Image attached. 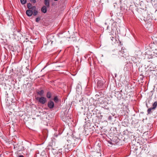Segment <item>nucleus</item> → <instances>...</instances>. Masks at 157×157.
Masks as SVG:
<instances>
[{
  "mask_svg": "<svg viewBox=\"0 0 157 157\" xmlns=\"http://www.w3.org/2000/svg\"><path fill=\"white\" fill-rule=\"evenodd\" d=\"M54 106V104L53 101H50L48 103V106L50 109H52L53 108Z\"/></svg>",
  "mask_w": 157,
  "mask_h": 157,
  "instance_id": "20e7f679",
  "label": "nucleus"
},
{
  "mask_svg": "<svg viewBox=\"0 0 157 157\" xmlns=\"http://www.w3.org/2000/svg\"><path fill=\"white\" fill-rule=\"evenodd\" d=\"M110 35L112 37H110V38H111V40L112 41H113V40L114 39H115V38H114V37H113L112 36V35Z\"/></svg>",
  "mask_w": 157,
  "mask_h": 157,
  "instance_id": "aec40b11",
  "label": "nucleus"
},
{
  "mask_svg": "<svg viewBox=\"0 0 157 157\" xmlns=\"http://www.w3.org/2000/svg\"><path fill=\"white\" fill-rule=\"evenodd\" d=\"M32 11L36 10V7L35 6H32V8L31 9Z\"/></svg>",
  "mask_w": 157,
  "mask_h": 157,
  "instance_id": "a211bd4d",
  "label": "nucleus"
},
{
  "mask_svg": "<svg viewBox=\"0 0 157 157\" xmlns=\"http://www.w3.org/2000/svg\"><path fill=\"white\" fill-rule=\"evenodd\" d=\"M152 109H152V107H151L148 109L147 110V112L148 114H150L151 112V110Z\"/></svg>",
  "mask_w": 157,
  "mask_h": 157,
  "instance_id": "ddd939ff",
  "label": "nucleus"
},
{
  "mask_svg": "<svg viewBox=\"0 0 157 157\" xmlns=\"http://www.w3.org/2000/svg\"><path fill=\"white\" fill-rule=\"evenodd\" d=\"M32 6L31 4L30 3H29L27 4V7L29 9H31L32 8Z\"/></svg>",
  "mask_w": 157,
  "mask_h": 157,
  "instance_id": "4468645a",
  "label": "nucleus"
},
{
  "mask_svg": "<svg viewBox=\"0 0 157 157\" xmlns=\"http://www.w3.org/2000/svg\"><path fill=\"white\" fill-rule=\"evenodd\" d=\"M118 53L120 56L124 57L128 56V54L126 49L124 47L121 48V50L119 51Z\"/></svg>",
  "mask_w": 157,
  "mask_h": 157,
  "instance_id": "f257e3e1",
  "label": "nucleus"
},
{
  "mask_svg": "<svg viewBox=\"0 0 157 157\" xmlns=\"http://www.w3.org/2000/svg\"><path fill=\"white\" fill-rule=\"evenodd\" d=\"M41 11L44 13H45L47 12V7L46 6H44L42 7L41 8Z\"/></svg>",
  "mask_w": 157,
  "mask_h": 157,
  "instance_id": "0eeeda50",
  "label": "nucleus"
},
{
  "mask_svg": "<svg viewBox=\"0 0 157 157\" xmlns=\"http://www.w3.org/2000/svg\"><path fill=\"white\" fill-rule=\"evenodd\" d=\"M88 125L87 124H86L84 125V130L85 131V134H86V135H88V134L86 133V132H87L88 131Z\"/></svg>",
  "mask_w": 157,
  "mask_h": 157,
  "instance_id": "423d86ee",
  "label": "nucleus"
},
{
  "mask_svg": "<svg viewBox=\"0 0 157 157\" xmlns=\"http://www.w3.org/2000/svg\"><path fill=\"white\" fill-rule=\"evenodd\" d=\"M112 119V117L111 116H109L108 117V120H111Z\"/></svg>",
  "mask_w": 157,
  "mask_h": 157,
  "instance_id": "412c9836",
  "label": "nucleus"
},
{
  "mask_svg": "<svg viewBox=\"0 0 157 157\" xmlns=\"http://www.w3.org/2000/svg\"><path fill=\"white\" fill-rule=\"evenodd\" d=\"M84 22L86 24L87 23V22L86 21H85V19L84 20Z\"/></svg>",
  "mask_w": 157,
  "mask_h": 157,
  "instance_id": "5701e85b",
  "label": "nucleus"
},
{
  "mask_svg": "<svg viewBox=\"0 0 157 157\" xmlns=\"http://www.w3.org/2000/svg\"><path fill=\"white\" fill-rule=\"evenodd\" d=\"M153 107L152 109H155L157 107V101H155L153 104H152Z\"/></svg>",
  "mask_w": 157,
  "mask_h": 157,
  "instance_id": "9d476101",
  "label": "nucleus"
},
{
  "mask_svg": "<svg viewBox=\"0 0 157 157\" xmlns=\"http://www.w3.org/2000/svg\"><path fill=\"white\" fill-rule=\"evenodd\" d=\"M33 15L36 16V15H37V11L36 10H34V11H33Z\"/></svg>",
  "mask_w": 157,
  "mask_h": 157,
  "instance_id": "f3484780",
  "label": "nucleus"
},
{
  "mask_svg": "<svg viewBox=\"0 0 157 157\" xmlns=\"http://www.w3.org/2000/svg\"><path fill=\"white\" fill-rule=\"evenodd\" d=\"M21 3L23 5L25 4L26 2V0H20Z\"/></svg>",
  "mask_w": 157,
  "mask_h": 157,
  "instance_id": "2eb2a0df",
  "label": "nucleus"
},
{
  "mask_svg": "<svg viewBox=\"0 0 157 157\" xmlns=\"http://www.w3.org/2000/svg\"><path fill=\"white\" fill-rule=\"evenodd\" d=\"M44 93V91L43 90H41L40 91L37 92L38 94H39L40 96H42Z\"/></svg>",
  "mask_w": 157,
  "mask_h": 157,
  "instance_id": "1a4fd4ad",
  "label": "nucleus"
},
{
  "mask_svg": "<svg viewBox=\"0 0 157 157\" xmlns=\"http://www.w3.org/2000/svg\"><path fill=\"white\" fill-rule=\"evenodd\" d=\"M36 99L42 104H44L47 102L46 98L44 97H37L36 98Z\"/></svg>",
  "mask_w": 157,
  "mask_h": 157,
  "instance_id": "f03ea898",
  "label": "nucleus"
},
{
  "mask_svg": "<svg viewBox=\"0 0 157 157\" xmlns=\"http://www.w3.org/2000/svg\"><path fill=\"white\" fill-rule=\"evenodd\" d=\"M90 157H93V156H90Z\"/></svg>",
  "mask_w": 157,
  "mask_h": 157,
  "instance_id": "c756f323",
  "label": "nucleus"
},
{
  "mask_svg": "<svg viewBox=\"0 0 157 157\" xmlns=\"http://www.w3.org/2000/svg\"><path fill=\"white\" fill-rule=\"evenodd\" d=\"M18 157H24L23 155H20L18 156Z\"/></svg>",
  "mask_w": 157,
  "mask_h": 157,
  "instance_id": "393cba45",
  "label": "nucleus"
},
{
  "mask_svg": "<svg viewBox=\"0 0 157 157\" xmlns=\"http://www.w3.org/2000/svg\"><path fill=\"white\" fill-rule=\"evenodd\" d=\"M54 100L56 103H57L58 101V99L57 96H56L54 98Z\"/></svg>",
  "mask_w": 157,
  "mask_h": 157,
  "instance_id": "dca6fc26",
  "label": "nucleus"
},
{
  "mask_svg": "<svg viewBox=\"0 0 157 157\" xmlns=\"http://www.w3.org/2000/svg\"><path fill=\"white\" fill-rule=\"evenodd\" d=\"M31 2H33V3H35L36 2V0H32L31 1Z\"/></svg>",
  "mask_w": 157,
  "mask_h": 157,
  "instance_id": "4be33fe9",
  "label": "nucleus"
},
{
  "mask_svg": "<svg viewBox=\"0 0 157 157\" xmlns=\"http://www.w3.org/2000/svg\"><path fill=\"white\" fill-rule=\"evenodd\" d=\"M46 96L47 98H50L51 97V94L50 92H48Z\"/></svg>",
  "mask_w": 157,
  "mask_h": 157,
  "instance_id": "9b49d317",
  "label": "nucleus"
},
{
  "mask_svg": "<svg viewBox=\"0 0 157 157\" xmlns=\"http://www.w3.org/2000/svg\"><path fill=\"white\" fill-rule=\"evenodd\" d=\"M54 0L55 1H57L58 0Z\"/></svg>",
  "mask_w": 157,
  "mask_h": 157,
  "instance_id": "cd10ccee",
  "label": "nucleus"
},
{
  "mask_svg": "<svg viewBox=\"0 0 157 157\" xmlns=\"http://www.w3.org/2000/svg\"><path fill=\"white\" fill-rule=\"evenodd\" d=\"M74 146L73 144H72L71 146H73V147H74Z\"/></svg>",
  "mask_w": 157,
  "mask_h": 157,
  "instance_id": "bb28decb",
  "label": "nucleus"
},
{
  "mask_svg": "<svg viewBox=\"0 0 157 157\" xmlns=\"http://www.w3.org/2000/svg\"><path fill=\"white\" fill-rule=\"evenodd\" d=\"M71 119V116H69L68 114H65L63 116L62 120L64 121L67 122Z\"/></svg>",
  "mask_w": 157,
  "mask_h": 157,
  "instance_id": "7ed1b4c3",
  "label": "nucleus"
},
{
  "mask_svg": "<svg viewBox=\"0 0 157 157\" xmlns=\"http://www.w3.org/2000/svg\"><path fill=\"white\" fill-rule=\"evenodd\" d=\"M108 28H109V26H108L107 27V29H108Z\"/></svg>",
  "mask_w": 157,
  "mask_h": 157,
  "instance_id": "c85d7f7f",
  "label": "nucleus"
},
{
  "mask_svg": "<svg viewBox=\"0 0 157 157\" xmlns=\"http://www.w3.org/2000/svg\"><path fill=\"white\" fill-rule=\"evenodd\" d=\"M72 144H67V147L66 146V145H65L64 147L65 148V149H67V150H68L69 149H70L71 148V147H70V145H71Z\"/></svg>",
  "mask_w": 157,
  "mask_h": 157,
  "instance_id": "f8f14e48",
  "label": "nucleus"
},
{
  "mask_svg": "<svg viewBox=\"0 0 157 157\" xmlns=\"http://www.w3.org/2000/svg\"><path fill=\"white\" fill-rule=\"evenodd\" d=\"M117 75V74H115V77H116V76Z\"/></svg>",
  "mask_w": 157,
  "mask_h": 157,
  "instance_id": "a878e982",
  "label": "nucleus"
},
{
  "mask_svg": "<svg viewBox=\"0 0 157 157\" xmlns=\"http://www.w3.org/2000/svg\"><path fill=\"white\" fill-rule=\"evenodd\" d=\"M26 13L28 16L30 17L32 15L33 12L30 10H26Z\"/></svg>",
  "mask_w": 157,
  "mask_h": 157,
  "instance_id": "39448f33",
  "label": "nucleus"
},
{
  "mask_svg": "<svg viewBox=\"0 0 157 157\" xmlns=\"http://www.w3.org/2000/svg\"><path fill=\"white\" fill-rule=\"evenodd\" d=\"M40 17H38L36 18V21L37 22H38L39 21H40Z\"/></svg>",
  "mask_w": 157,
  "mask_h": 157,
  "instance_id": "6ab92c4d",
  "label": "nucleus"
},
{
  "mask_svg": "<svg viewBox=\"0 0 157 157\" xmlns=\"http://www.w3.org/2000/svg\"><path fill=\"white\" fill-rule=\"evenodd\" d=\"M44 4L46 6V7H49L50 6L49 2L48 0H45Z\"/></svg>",
  "mask_w": 157,
  "mask_h": 157,
  "instance_id": "6e6552de",
  "label": "nucleus"
},
{
  "mask_svg": "<svg viewBox=\"0 0 157 157\" xmlns=\"http://www.w3.org/2000/svg\"><path fill=\"white\" fill-rule=\"evenodd\" d=\"M85 16L86 15V13H85Z\"/></svg>",
  "mask_w": 157,
  "mask_h": 157,
  "instance_id": "7c9ffc66",
  "label": "nucleus"
},
{
  "mask_svg": "<svg viewBox=\"0 0 157 157\" xmlns=\"http://www.w3.org/2000/svg\"><path fill=\"white\" fill-rule=\"evenodd\" d=\"M52 150L54 151H52V152H54V153H56V151H54V150H56V149H54L53 148H52Z\"/></svg>",
  "mask_w": 157,
  "mask_h": 157,
  "instance_id": "b1692460",
  "label": "nucleus"
}]
</instances>
